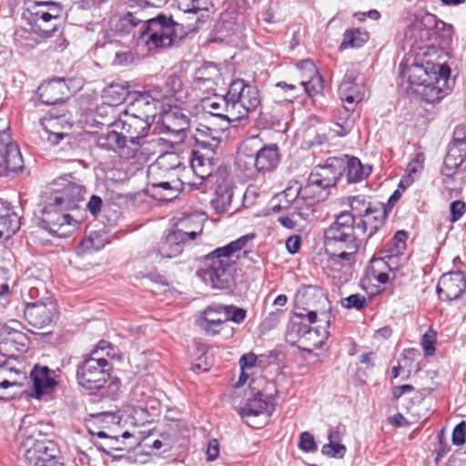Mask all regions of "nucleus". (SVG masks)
I'll list each match as a JSON object with an SVG mask.
<instances>
[{
    "mask_svg": "<svg viewBox=\"0 0 466 466\" xmlns=\"http://www.w3.org/2000/svg\"><path fill=\"white\" fill-rule=\"evenodd\" d=\"M399 69V85L407 95H415L421 100L432 104L440 101L447 94L444 86L451 76L449 66L410 56L400 61Z\"/></svg>",
    "mask_w": 466,
    "mask_h": 466,
    "instance_id": "obj_1",
    "label": "nucleus"
},
{
    "mask_svg": "<svg viewBox=\"0 0 466 466\" xmlns=\"http://www.w3.org/2000/svg\"><path fill=\"white\" fill-rule=\"evenodd\" d=\"M361 246V239L356 231L349 214L335 215L334 221L324 231V248L329 260L333 264L346 267V271L338 276V282L344 285L353 279V266Z\"/></svg>",
    "mask_w": 466,
    "mask_h": 466,
    "instance_id": "obj_2",
    "label": "nucleus"
},
{
    "mask_svg": "<svg viewBox=\"0 0 466 466\" xmlns=\"http://www.w3.org/2000/svg\"><path fill=\"white\" fill-rule=\"evenodd\" d=\"M255 238L254 233L241 236L228 244L219 247L207 254L204 258L207 268L200 271L199 275L208 279L213 289L221 290L230 289L234 283L232 273V256L242 249L247 243Z\"/></svg>",
    "mask_w": 466,
    "mask_h": 466,
    "instance_id": "obj_3",
    "label": "nucleus"
},
{
    "mask_svg": "<svg viewBox=\"0 0 466 466\" xmlns=\"http://www.w3.org/2000/svg\"><path fill=\"white\" fill-rule=\"evenodd\" d=\"M63 5L54 1H33L25 3L22 19L30 26L32 33L42 39H48L60 32Z\"/></svg>",
    "mask_w": 466,
    "mask_h": 466,
    "instance_id": "obj_4",
    "label": "nucleus"
},
{
    "mask_svg": "<svg viewBox=\"0 0 466 466\" xmlns=\"http://www.w3.org/2000/svg\"><path fill=\"white\" fill-rule=\"evenodd\" d=\"M112 364L104 357L84 355L76 369L77 385L89 395H106V383L111 385L120 384V380L111 377Z\"/></svg>",
    "mask_w": 466,
    "mask_h": 466,
    "instance_id": "obj_5",
    "label": "nucleus"
},
{
    "mask_svg": "<svg viewBox=\"0 0 466 466\" xmlns=\"http://www.w3.org/2000/svg\"><path fill=\"white\" fill-rule=\"evenodd\" d=\"M181 28L182 25L171 15L160 13L155 17L146 18L141 27L140 41L148 51L168 48L182 37L178 33Z\"/></svg>",
    "mask_w": 466,
    "mask_h": 466,
    "instance_id": "obj_6",
    "label": "nucleus"
},
{
    "mask_svg": "<svg viewBox=\"0 0 466 466\" xmlns=\"http://www.w3.org/2000/svg\"><path fill=\"white\" fill-rule=\"evenodd\" d=\"M227 97L231 103V111L234 109L238 117V123L246 120L250 112L255 111L261 105L260 92L256 85L242 79L236 78L228 86Z\"/></svg>",
    "mask_w": 466,
    "mask_h": 466,
    "instance_id": "obj_7",
    "label": "nucleus"
},
{
    "mask_svg": "<svg viewBox=\"0 0 466 466\" xmlns=\"http://www.w3.org/2000/svg\"><path fill=\"white\" fill-rule=\"evenodd\" d=\"M52 192V200L58 205L60 210H74L83 200L86 187L71 174H66L54 180Z\"/></svg>",
    "mask_w": 466,
    "mask_h": 466,
    "instance_id": "obj_8",
    "label": "nucleus"
},
{
    "mask_svg": "<svg viewBox=\"0 0 466 466\" xmlns=\"http://www.w3.org/2000/svg\"><path fill=\"white\" fill-rule=\"evenodd\" d=\"M66 210H60L53 200L43 209L41 227L51 236L60 238H68L77 228L78 222Z\"/></svg>",
    "mask_w": 466,
    "mask_h": 466,
    "instance_id": "obj_9",
    "label": "nucleus"
},
{
    "mask_svg": "<svg viewBox=\"0 0 466 466\" xmlns=\"http://www.w3.org/2000/svg\"><path fill=\"white\" fill-rule=\"evenodd\" d=\"M168 158H175L173 154H163L161 155L157 161L150 165L147 168V178L148 181L147 183L145 192L150 198L160 201V202H169L175 199L178 193L177 190L171 186V184L167 181H155L152 180L153 175H157L161 169L167 170L169 167L165 166V162ZM175 167V165L170 167L171 169Z\"/></svg>",
    "mask_w": 466,
    "mask_h": 466,
    "instance_id": "obj_10",
    "label": "nucleus"
},
{
    "mask_svg": "<svg viewBox=\"0 0 466 466\" xmlns=\"http://www.w3.org/2000/svg\"><path fill=\"white\" fill-rule=\"evenodd\" d=\"M151 124L141 116L124 110L108 125V127L119 128L127 143L139 145L140 139L148 134Z\"/></svg>",
    "mask_w": 466,
    "mask_h": 466,
    "instance_id": "obj_11",
    "label": "nucleus"
},
{
    "mask_svg": "<svg viewBox=\"0 0 466 466\" xmlns=\"http://www.w3.org/2000/svg\"><path fill=\"white\" fill-rule=\"evenodd\" d=\"M330 188L319 177L310 172L306 184L302 185V199L305 200V204L304 206H298V216L302 219H308L315 211L314 205L324 201Z\"/></svg>",
    "mask_w": 466,
    "mask_h": 466,
    "instance_id": "obj_12",
    "label": "nucleus"
},
{
    "mask_svg": "<svg viewBox=\"0 0 466 466\" xmlns=\"http://www.w3.org/2000/svg\"><path fill=\"white\" fill-rule=\"evenodd\" d=\"M162 97L159 88L137 91L131 93L126 111L141 116L142 118L153 122L157 114V106Z\"/></svg>",
    "mask_w": 466,
    "mask_h": 466,
    "instance_id": "obj_13",
    "label": "nucleus"
},
{
    "mask_svg": "<svg viewBox=\"0 0 466 466\" xmlns=\"http://www.w3.org/2000/svg\"><path fill=\"white\" fill-rule=\"evenodd\" d=\"M364 95L365 86L360 79V73L354 67L349 68L339 86V98L352 106L347 110H353L354 106L364 98Z\"/></svg>",
    "mask_w": 466,
    "mask_h": 466,
    "instance_id": "obj_14",
    "label": "nucleus"
},
{
    "mask_svg": "<svg viewBox=\"0 0 466 466\" xmlns=\"http://www.w3.org/2000/svg\"><path fill=\"white\" fill-rule=\"evenodd\" d=\"M24 317L32 327L43 329L57 319L58 311L56 305L53 302L44 303L36 301L26 304L24 310Z\"/></svg>",
    "mask_w": 466,
    "mask_h": 466,
    "instance_id": "obj_15",
    "label": "nucleus"
},
{
    "mask_svg": "<svg viewBox=\"0 0 466 466\" xmlns=\"http://www.w3.org/2000/svg\"><path fill=\"white\" fill-rule=\"evenodd\" d=\"M244 30V25L238 21L234 12L225 11L221 13L214 28L215 40L232 43L240 38Z\"/></svg>",
    "mask_w": 466,
    "mask_h": 466,
    "instance_id": "obj_16",
    "label": "nucleus"
},
{
    "mask_svg": "<svg viewBox=\"0 0 466 466\" xmlns=\"http://www.w3.org/2000/svg\"><path fill=\"white\" fill-rule=\"evenodd\" d=\"M269 402L268 397L258 390L254 393L253 397L248 399L243 407L238 410V413L245 420V423L251 428L258 429L262 427V423L256 422L254 420L262 414L270 412L268 411ZM265 421L263 422V424Z\"/></svg>",
    "mask_w": 466,
    "mask_h": 466,
    "instance_id": "obj_17",
    "label": "nucleus"
},
{
    "mask_svg": "<svg viewBox=\"0 0 466 466\" xmlns=\"http://www.w3.org/2000/svg\"><path fill=\"white\" fill-rule=\"evenodd\" d=\"M64 77H53L38 86V97L42 104L56 105L65 102L69 96V88Z\"/></svg>",
    "mask_w": 466,
    "mask_h": 466,
    "instance_id": "obj_18",
    "label": "nucleus"
},
{
    "mask_svg": "<svg viewBox=\"0 0 466 466\" xmlns=\"http://www.w3.org/2000/svg\"><path fill=\"white\" fill-rule=\"evenodd\" d=\"M25 459L28 466H59L57 450L53 442L36 441L27 450Z\"/></svg>",
    "mask_w": 466,
    "mask_h": 466,
    "instance_id": "obj_19",
    "label": "nucleus"
},
{
    "mask_svg": "<svg viewBox=\"0 0 466 466\" xmlns=\"http://www.w3.org/2000/svg\"><path fill=\"white\" fill-rule=\"evenodd\" d=\"M377 207H379L377 209L354 221L356 231L360 236L365 237L366 240L371 238L384 226L386 221L387 210L384 205H377Z\"/></svg>",
    "mask_w": 466,
    "mask_h": 466,
    "instance_id": "obj_20",
    "label": "nucleus"
},
{
    "mask_svg": "<svg viewBox=\"0 0 466 466\" xmlns=\"http://www.w3.org/2000/svg\"><path fill=\"white\" fill-rule=\"evenodd\" d=\"M203 107L207 113H209L212 116L220 118L226 122V127L222 129H227L232 123H238V117L237 112L231 109V103L225 96H214L211 98H208L203 102Z\"/></svg>",
    "mask_w": 466,
    "mask_h": 466,
    "instance_id": "obj_21",
    "label": "nucleus"
},
{
    "mask_svg": "<svg viewBox=\"0 0 466 466\" xmlns=\"http://www.w3.org/2000/svg\"><path fill=\"white\" fill-rule=\"evenodd\" d=\"M157 124L161 133L179 137L188 127L189 121L180 108L174 107L164 111Z\"/></svg>",
    "mask_w": 466,
    "mask_h": 466,
    "instance_id": "obj_22",
    "label": "nucleus"
},
{
    "mask_svg": "<svg viewBox=\"0 0 466 466\" xmlns=\"http://www.w3.org/2000/svg\"><path fill=\"white\" fill-rule=\"evenodd\" d=\"M330 187H334L345 173V158L329 157L311 171Z\"/></svg>",
    "mask_w": 466,
    "mask_h": 466,
    "instance_id": "obj_23",
    "label": "nucleus"
},
{
    "mask_svg": "<svg viewBox=\"0 0 466 466\" xmlns=\"http://www.w3.org/2000/svg\"><path fill=\"white\" fill-rule=\"evenodd\" d=\"M185 245L183 229L170 230L158 243L157 255L163 258H172L182 253Z\"/></svg>",
    "mask_w": 466,
    "mask_h": 466,
    "instance_id": "obj_24",
    "label": "nucleus"
},
{
    "mask_svg": "<svg viewBox=\"0 0 466 466\" xmlns=\"http://www.w3.org/2000/svg\"><path fill=\"white\" fill-rule=\"evenodd\" d=\"M279 147L276 144L265 145L255 154V158H249V164L255 165L258 172H270L279 162Z\"/></svg>",
    "mask_w": 466,
    "mask_h": 466,
    "instance_id": "obj_25",
    "label": "nucleus"
},
{
    "mask_svg": "<svg viewBox=\"0 0 466 466\" xmlns=\"http://www.w3.org/2000/svg\"><path fill=\"white\" fill-rule=\"evenodd\" d=\"M30 376L33 380V396L36 399H41L48 390H52L57 384L55 370L46 366L35 365Z\"/></svg>",
    "mask_w": 466,
    "mask_h": 466,
    "instance_id": "obj_26",
    "label": "nucleus"
},
{
    "mask_svg": "<svg viewBox=\"0 0 466 466\" xmlns=\"http://www.w3.org/2000/svg\"><path fill=\"white\" fill-rule=\"evenodd\" d=\"M0 177L17 175L24 168V160L16 143L0 152Z\"/></svg>",
    "mask_w": 466,
    "mask_h": 466,
    "instance_id": "obj_27",
    "label": "nucleus"
},
{
    "mask_svg": "<svg viewBox=\"0 0 466 466\" xmlns=\"http://www.w3.org/2000/svg\"><path fill=\"white\" fill-rule=\"evenodd\" d=\"M439 18L429 12L419 11L414 14V19L410 25V29L418 32V38L421 43H426L432 39V31L437 26Z\"/></svg>",
    "mask_w": 466,
    "mask_h": 466,
    "instance_id": "obj_28",
    "label": "nucleus"
},
{
    "mask_svg": "<svg viewBox=\"0 0 466 466\" xmlns=\"http://www.w3.org/2000/svg\"><path fill=\"white\" fill-rule=\"evenodd\" d=\"M130 85L127 81H117L111 83L103 91L104 103L113 107L121 105L125 101H129L131 93Z\"/></svg>",
    "mask_w": 466,
    "mask_h": 466,
    "instance_id": "obj_29",
    "label": "nucleus"
},
{
    "mask_svg": "<svg viewBox=\"0 0 466 466\" xmlns=\"http://www.w3.org/2000/svg\"><path fill=\"white\" fill-rule=\"evenodd\" d=\"M96 144L101 149L114 152L127 147L125 137L119 128L116 127H113V129L107 128L106 131L96 133Z\"/></svg>",
    "mask_w": 466,
    "mask_h": 466,
    "instance_id": "obj_30",
    "label": "nucleus"
},
{
    "mask_svg": "<svg viewBox=\"0 0 466 466\" xmlns=\"http://www.w3.org/2000/svg\"><path fill=\"white\" fill-rule=\"evenodd\" d=\"M146 18L138 16L137 12H127L121 15L114 25V30L119 35L133 34L140 40L141 27L145 25Z\"/></svg>",
    "mask_w": 466,
    "mask_h": 466,
    "instance_id": "obj_31",
    "label": "nucleus"
},
{
    "mask_svg": "<svg viewBox=\"0 0 466 466\" xmlns=\"http://www.w3.org/2000/svg\"><path fill=\"white\" fill-rule=\"evenodd\" d=\"M348 203L350 210L341 211L340 213L349 214L353 222L360 217H365V214L377 209L379 208L377 205H384L382 202H372L370 197L364 195L349 197Z\"/></svg>",
    "mask_w": 466,
    "mask_h": 466,
    "instance_id": "obj_32",
    "label": "nucleus"
},
{
    "mask_svg": "<svg viewBox=\"0 0 466 466\" xmlns=\"http://www.w3.org/2000/svg\"><path fill=\"white\" fill-rule=\"evenodd\" d=\"M215 198L211 200V206L218 214L229 212L232 198L234 195L233 187L228 181L217 182Z\"/></svg>",
    "mask_w": 466,
    "mask_h": 466,
    "instance_id": "obj_33",
    "label": "nucleus"
},
{
    "mask_svg": "<svg viewBox=\"0 0 466 466\" xmlns=\"http://www.w3.org/2000/svg\"><path fill=\"white\" fill-rule=\"evenodd\" d=\"M20 228V218L12 210L11 204L0 199V238L4 233L15 234Z\"/></svg>",
    "mask_w": 466,
    "mask_h": 466,
    "instance_id": "obj_34",
    "label": "nucleus"
},
{
    "mask_svg": "<svg viewBox=\"0 0 466 466\" xmlns=\"http://www.w3.org/2000/svg\"><path fill=\"white\" fill-rule=\"evenodd\" d=\"M345 172L347 183H358L369 177L371 173V167L362 165L360 160L356 157H350L345 159Z\"/></svg>",
    "mask_w": 466,
    "mask_h": 466,
    "instance_id": "obj_35",
    "label": "nucleus"
},
{
    "mask_svg": "<svg viewBox=\"0 0 466 466\" xmlns=\"http://www.w3.org/2000/svg\"><path fill=\"white\" fill-rule=\"evenodd\" d=\"M208 306L206 307L202 311L203 317L199 320L198 325L200 329L207 334L217 335L222 330L223 324L226 322V320L219 317V315L222 313L208 311Z\"/></svg>",
    "mask_w": 466,
    "mask_h": 466,
    "instance_id": "obj_36",
    "label": "nucleus"
},
{
    "mask_svg": "<svg viewBox=\"0 0 466 466\" xmlns=\"http://www.w3.org/2000/svg\"><path fill=\"white\" fill-rule=\"evenodd\" d=\"M208 311H215L223 313L224 320L232 321L237 324L242 323L247 317V310L236 305L211 304L208 306Z\"/></svg>",
    "mask_w": 466,
    "mask_h": 466,
    "instance_id": "obj_37",
    "label": "nucleus"
},
{
    "mask_svg": "<svg viewBox=\"0 0 466 466\" xmlns=\"http://www.w3.org/2000/svg\"><path fill=\"white\" fill-rule=\"evenodd\" d=\"M302 185L298 180L289 181L284 190L279 192V198H284L293 204V211L290 216H298V206H304L305 200L302 199Z\"/></svg>",
    "mask_w": 466,
    "mask_h": 466,
    "instance_id": "obj_38",
    "label": "nucleus"
},
{
    "mask_svg": "<svg viewBox=\"0 0 466 466\" xmlns=\"http://www.w3.org/2000/svg\"><path fill=\"white\" fill-rule=\"evenodd\" d=\"M328 337L329 331L326 329H311L299 342L304 351L311 352L313 350L321 348Z\"/></svg>",
    "mask_w": 466,
    "mask_h": 466,
    "instance_id": "obj_39",
    "label": "nucleus"
},
{
    "mask_svg": "<svg viewBox=\"0 0 466 466\" xmlns=\"http://www.w3.org/2000/svg\"><path fill=\"white\" fill-rule=\"evenodd\" d=\"M369 40V34L360 28L347 29L343 34V39L339 46L340 50L361 47Z\"/></svg>",
    "mask_w": 466,
    "mask_h": 466,
    "instance_id": "obj_40",
    "label": "nucleus"
},
{
    "mask_svg": "<svg viewBox=\"0 0 466 466\" xmlns=\"http://www.w3.org/2000/svg\"><path fill=\"white\" fill-rule=\"evenodd\" d=\"M465 149L456 148L454 146H448V152L443 161L444 174L451 176L461 166L464 161Z\"/></svg>",
    "mask_w": 466,
    "mask_h": 466,
    "instance_id": "obj_41",
    "label": "nucleus"
},
{
    "mask_svg": "<svg viewBox=\"0 0 466 466\" xmlns=\"http://www.w3.org/2000/svg\"><path fill=\"white\" fill-rule=\"evenodd\" d=\"M25 339V335L16 330L10 332L7 338L0 336V351L23 350L25 348V344L22 340Z\"/></svg>",
    "mask_w": 466,
    "mask_h": 466,
    "instance_id": "obj_42",
    "label": "nucleus"
},
{
    "mask_svg": "<svg viewBox=\"0 0 466 466\" xmlns=\"http://www.w3.org/2000/svg\"><path fill=\"white\" fill-rule=\"evenodd\" d=\"M177 7L184 14L197 15L199 12L208 11L211 5V0H176Z\"/></svg>",
    "mask_w": 466,
    "mask_h": 466,
    "instance_id": "obj_43",
    "label": "nucleus"
},
{
    "mask_svg": "<svg viewBox=\"0 0 466 466\" xmlns=\"http://www.w3.org/2000/svg\"><path fill=\"white\" fill-rule=\"evenodd\" d=\"M452 25L439 19L437 26L432 31V39L434 38L439 45H449L452 40Z\"/></svg>",
    "mask_w": 466,
    "mask_h": 466,
    "instance_id": "obj_44",
    "label": "nucleus"
},
{
    "mask_svg": "<svg viewBox=\"0 0 466 466\" xmlns=\"http://www.w3.org/2000/svg\"><path fill=\"white\" fill-rule=\"evenodd\" d=\"M305 78L307 80H301L300 86L304 87L305 92L310 97L315 96L319 94L323 90V78L321 75L318 72L316 75L308 76Z\"/></svg>",
    "mask_w": 466,
    "mask_h": 466,
    "instance_id": "obj_45",
    "label": "nucleus"
},
{
    "mask_svg": "<svg viewBox=\"0 0 466 466\" xmlns=\"http://www.w3.org/2000/svg\"><path fill=\"white\" fill-rule=\"evenodd\" d=\"M340 305L346 309L363 310L369 305L368 299L361 294H351L340 300Z\"/></svg>",
    "mask_w": 466,
    "mask_h": 466,
    "instance_id": "obj_46",
    "label": "nucleus"
},
{
    "mask_svg": "<svg viewBox=\"0 0 466 466\" xmlns=\"http://www.w3.org/2000/svg\"><path fill=\"white\" fill-rule=\"evenodd\" d=\"M289 329L291 333L298 336L299 341H300L312 328L304 320V317L300 313L295 311Z\"/></svg>",
    "mask_w": 466,
    "mask_h": 466,
    "instance_id": "obj_47",
    "label": "nucleus"
},
{
    "mask_svg": "<svg viewBox=\"0 0 466 466\" xmlns=\"http://www.w3.org/2000/svg\"><path fill=\"white\" fill-rule=\"evenodd\" d=\"M198 132L207 137V140L200 141L198 138H196L197 143L213 152L220 143V138L215 134V130L205 126L203 128L198 129Z\"/></svg>",
    "mask_w": 466,
    "mask_h": 466,
    "instance_id": "obj_48",
    "label": "nucleus"
},
{
    "mask_svg": "<svg viewBox=\"0 0 466 466\" xmlns=\"http://www.w3.org/2000/svg\"><path fill=\"white\" fill-rule=\"evenodd\" d=\"M346 446L339 442L324 444L321 448L322 454L335 459H342L346 454Z\"/></svg>",
    "mask_w": 466,
    "mask_h": 466,
    "instance_id": "obj_49",
    "label": "nucleus"
},
{
    "mask_svg": "<svg viewBox=\"0 0 466 466\" xmlns=\"http://www.w3.org/2000/svg\"><path fill=\"white\" fill-rule=\"evenodd\" d=\"M249 158H255V155L240 154L236 161L238 168L245 172L246 177H251L254 174V171H257L255 169V165L249 164Z\"/></svg>",
    "mask_w": 466,
    "mask_h": 466,
    "instance_id": "obj_50",
    "label": "nucleus"
},
{
    "mask_svg": "<svg viewBox=\"0 0 466 466\" xmlns=\"http://www.w3.org/2000/svg\"><path fill=\"white\" fill-rule=\"evenodd\" d=\"M299 447L305 452H312L318 449L313 435L308 431L300 433Z\"/></svg>",
    "mask_w": 466,
    "mask_h": 466,
    "instance_id": "obj_51",
    "label": "nucleus"
},
{
    "mask_svg": "<svg viewBox=\"0 0 466 466\" xmlns=\"http://www.w3.org/2000/svg\"><path fill=\"white\" fill-rule=\"evenodd\" d=\"M280 195H275L270 201V210L272 213H279L286 211L289 208L293 209V204L284 198H279Z\"/></svg>",
    "mask_w": 466,
    "mask_h": 466,
    "instance_id": "obj_52",
    "label": "nucleus"
},
{
    "mask_svg": "<svg viewBox=\"0 0 466 466\" xmlns=\"http://www.w3.org/2000/svg\"><path fill=\"white\" fill-rule=\"evenodd\" d=\"M466 211V204L462 200H454L450 204L451 218L450 221L454 223L461 218Z\"/></svg>",
    "mask_w": 466,
    "mask_h": 466,
    "instance_id": "obj_53",
    "label": "nucleus"
},
{
    "mask_svg": "<svg viewBox=\"0 0 466 466\" xmlns=\"http://www.w3.org/2000/svg\"><path fill=\"white\" fill-rule=\"evenodd\" d=\"M466 441V421L459 422L452 431V443L457 446L464 444Z\"/></svg>",
    "mask_w": 466,
    "mask_h": 466,
    "instance_id": "obj_54",
    "label": "nucleus"
},
{
    "mask_svg": "<svg viewBox=\"0 0 466 466\" xmlns=\"http://www.w3.org/2000/svg\"><path fill=\"white\" fill-rule=\"evenodd\" d=\"M295 66L302 73V77L316 75L319 72L317 66L309 58L299 60L295 63Z\"/></svg>",
    "mask_w": 466,
    "mask_h": 466,
    "instance_id": "obj_55",
    "label": "nucleus"
},
{
    "mask_svg": "<svg viewBox=\"0 0 466 466\" xmlns=\"http://www.w3.org/2000/svg\"><path fill=\"white\" fill-rule=\"evenodd\" d=\"M449 146H454L456 148H461V146H466V127L463 125H458L453 130V137Z\"/></svg>",
    "mask_w": 466,
    "mask_h": 466,
    "instance_id": "obj_56",
    "label": "nucleus"
},
{
    "mask_svg": "<svg viewBox=\"0 0 466 466\" xmlns=\"http://www.w3.org/2000/svg\"><path fill=\"white\" fill-rule=\"evenodd\" d=\"M265 357L266 356L264 354L257 356L252 352L242 355L239 360V366L241 370L253 368L258 360L262 362Z\"/></svg>",
    "mask_w": 466,
    "mask_h": 466,
    "instance_id": "obj_57",
    "label": "nucleus"
},
{
    "mask_svg": "<svg viewBox=\"0 0 466 466\" xmlns=\"http://www.w3.org/2000/svg\"><path fill=\"white\" fill-rule=\"evenodd\" d=\"M154 413L148 410L147 406H137L134 408V419L138 421L139 424H145L152 420Z\"/></svg>",
    "mask_w": 466,
    "mask_h": 466,
    "instance_id": "obj_58",
    "label": "nucleus"
},
{
    "mask_svg": "<svg viewBox=\"0 0 466 466\" xmlns=\"http://www.w3.org/2000/svg\"><path fill=\"white\" fill-rule=\"evenodd\" d=\"M103 207V199L97 195H92L86 204V210L95 218H96Z\"/></svg>",
    "mask_w": 466,
    "mask_h": 466,
    "instance_id": "obj_59",
    "label": "nucleus"
},
{
    "mask_svg": "<svg viewBox=\"0 0 466 466\" xmlns=\"http://www.w3.org/2000/svg\"><path fill=\"white\" fill-rule=\"evenodd\" d=\"M48 124L45 126L46 133L47 134L46 140L52 146L58 145L65 138H71L70 134L58 131H51L48 129Z\"/></svg>",
    "mask_w": 466,
    "mask_h": 466,
    "instance_id": "obj_60",
    "label": "nucleus"
},
{
    "mask_svg": "<svg viewBox=\"0 0 466 466\" xmlns=\"http://www.w3.org/2000/svg\"><path fill=\"white\" fill-rule=\"evenodd\" d=\"M258 125L264 129H273L280 126V119L279 116L261 114L258 119Z\"/></svg>",
    "mask_w": 466,
    "mask_h": 466,
    "instance_id": "obj_61",
    "label": "nucleus"
},
{
    "mask_svg": "<svg viewBox=\"0 0 466 466\" xmlns=\"http://www.w3.org/2000/svg\"><path fill=\"white\" fill-rule=\"evenodd\" d=\"M167 0H127L128 5L131 8H146L147 6L159 7L165 4Z\"/></svg>",
    "mask_w": 466,
    "mask_h": 466,
    "instance_id": "obj_62",
    "label": "nucleus"
},
{
    "mask_svg": "<svg viewBox=\"0 0 466 466\" xmlns=\"http://www.w3.org/2000/svg\"><path fill=\"white\" fill-rule=\"evenodd\" d=\"M301 246V238L299 235H293L288 238L286 241V248L291 255L296 254Z\"/></svg>",
    "mask_w": 466,
    "mask_h": 466,
    "instance_id": "obj_63",
    "label": "nucleus"
},
{
    "mask_svg": "<svg viewBox=\"0 0 466 466\" xmlns=\"http://www.w3.org/2000/svg\"><path fill=\"white\" fill-rule=\"evenodd\" d=\"M207 163H211L209 157H205L200 152L192 150L191 168L205 167Z\"/></svg>",
    "mask_w": 466,
    "mask_h": 466,
    "instance_id": "obj_64",
    "label": "nucleus"
}]
</instances>
